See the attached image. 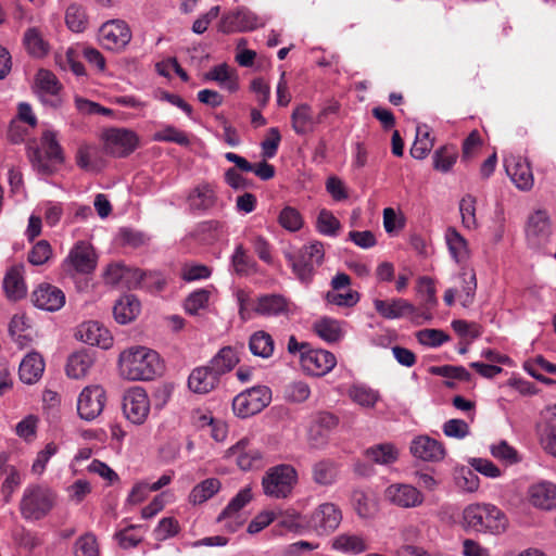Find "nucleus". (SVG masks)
Listing matches in <instances>:
<instances>
[{"instance_id": "1", "label": "nucleus", "mask_w": 556, "mask_h": 556, "mask_svg": "<svg viewBox=\"0 0 556 556\" xmlns=\"http://www.w3.org/2000/svg\"><path fill=\"white\" fill-rule=\"evenodd\" d=\"M118 363L122 376L132 381L152 380L163 368L159 354L144 346L123 351Z\"/></svg>"}, {"instance_id": "2", "label": "nucleus", "mask_w": 556, "mask_h": 556, "mask_svg": "<svg viewBox=\"0 0 556 556\" xmlns=\"http://www.w3.org/2000/svg\"><path fill=\"white\" fill-rule=\"evenodd\" d=\"M27 156L33 168L38 174L47 176L54 174L56 166L64 162L63 149L52 130L42 132L41 147L35 140L27 143Z\"/></svg>"}, {"instance_id": "3", "label": "nucleus", "mask_w": 556, "mask_h": 556, "mask_svg": "<svg viewBox=\"0 0 556 556\" xmlns=\"http://www.w3.org/2000/svg\"><path fill=\"white\" fill-rule=\"evenodd\" d=\"M505 514L492 504H470L463 511V527L481 533L500 534L506 530Z\"/></svg>"}, {"instance_id": "4", "label": "nucleus", "mask_w": 556, "mask_h": 556, "mask_svg": "<svg viewBox=\"0 0 556 556\" xmlns=\"http://www.w3.org/2000/svg\"><path fill=\"white\" fill-rule=\"evenodd\" d=\"M285 257L299 281L308 286L313 281L317 268L324 262V244L320 241H314L296 250L286 252Z\"/></svg>"}, {"instance_id": "5", "label": "nucleus", "mask_w": 556, "mask_h": 556, "mask_svg": "<svg viewBox=\"0 0 556 556\" xmlns=\"http://www.w3.org/2000/svg\"><path fill=\"white\" fill-rule=\"evenodd\" d=\"M55 504V494L45 485L30 484L25 488L20 501V513L25 520L43 519Z\"/></svg>"}, {"instance_id": "6", "label": "nucleus", "mask_w": 556, "mask_h": 556, "mask_svg": "<svg viewBox=\"0 0 556 556\" xmlns=\"http://www.w3.org/2000/svg\"><path fill=\"white\" fill-rule=\"evenodd\" d=\"M298 482V472L291 465L281 464L269 468L263 479L265 495L274 498H287Z\"/></svg>"}, {"instance_id": "7", "label": "nucleus", "mask_w": 556, "mask_h": 556, "mask_svg": "<svg viewBox=\"0 0 556 556\" xmlns=\"http://www.w3.org/2000/svg\"><path fill=\"white\" fill-rule=\"evenodd\" d=\"M271 401V390L266 386H256L240 392L232 400V410L240 418L261 413Z\"/></svg>"}, {"instance_id": "8", "label": "nucleus", "mask_w": 556, "mask_h": 556, "mask_svg": "<svg viewBox=\"0 0 556 556\" xmlns=\"http://www.w3.org/2000/svg\"><path fill=\"white\" fill-rule=\"evenodd\" d=\"M97 266V255L92 247L85 242L78 241L70 251L64 260V270L71 275L92 273Z\"/></svg>"}, {"instance_id": "9", "label": "nucleus", "mask_w": 556, "mask_h": 556, "mask_svg": "<svg viewBox=\"0 0 556 556\" xmlns=\"http://www.w3.org/2000/svg\"><path fill=\"white\" fill-rule=\"evenodd\" d=\"M150 412V401L141 387L128 389L123 397V413L134 425H142Z\"/></svg>"}, {"instance_id": "10", "label": "nucleus", "mask_w": 556, "mask_h": 556, "mask_svg": "<svg viewBox=\"0 0 556 556\" xmlns=\"http://www.w3.org/2000/svg\"><path fill=\"white\" fill-rule=\"evenodd\" d=\"M139 146V138L132 130L112 128L105 134V151L115 157H126Z\"/></svg>"}, {"instance_id": "11", "label": "nucleus", "mask_w": 556, "mask_h": 556, "mask_svg": "<svg viewBox=\"0 0 556 556\" xmlns=\"http://www.w3.org/2000/svg\"><path fill=\"white\" fill-rule=\"evenodd\" d=\"M341 521V509L333 503H324L312 513L308 525L316 533L323 535L333 532Z\"/></svg>"}, {"instance_id": "12", "label": "nucleus", "mask_w": 556, "mask_h": 556, "mask_svg": "<svg viewBox=\"0 0 556 556\" xmlns=\"http://www.w3.org/2000/svg\"><path fill=\"white\" fill-rule=\"evenodd\" d=\"M106 401L105 391L100 386L86 387L79 394L77 412L85 420L96 419L103 410Z\"/></svg>"}, {"instance_id": "13", "label": "nucleus", "mask_w": 556, "mask_h": 556, "mask_svg": "<svg viewBox=\"0 0 556 556\" xmlns=\"http://www.w3.org/2000/svg\"><path fill=\"white\" fill-rule=\"evenodd\" d=\"M226 456L232 459L241 470H252L262 467L263 455L252 446L250 439L242 438L227 450Z\"/></svg>"}, {"instance_id": "14", "label": "nucleus", "mask_w": 556, "mask_h": 556, "mask_svg": "<svg viewBox=\"0 0 556 556\" xmlns=\"http://www.w3.org/2000/svg\"><path fill=\"white\" fill-rule=\"evenodd\" d=\"M130 39V28L124 21H108L100 27V41L109 50L123 49L129 43Z\"/></svg>"}, {"instance_id": "15", "label": "nucleus", "mask_w": 556, "mask_h": 556, "mask_svg": "<svg viewBox=\"0 0 556 556\" xmlns=\"http://www.w3.org/2000/svg\"><path fill=\"white\" fill-rule=\"evenodd\" d=\"M336 364V356L326 350L312 349L309 346L308 351H304L301 355V365L303 369L312 376H325L332 370Z\"/></svg>"}, {"instance_id": "16", "label": "nucleus", "mask_w": 556, "mask_h": 556, "mask_svg": "<svg viewBox=\"0 0 556 556\" xmlns=\"http://www.w3.org/2000/svg\"><path fill=\"white\" fill-rule=\"evenodd\" d=\"M384 497L401 508H414L424 503L422 493L412 484L393 483L384 490Z\"/></svg>"}, {"instance_id": "17", "label": "nucleus", "mask_w": 556, "mask_h": 556, "mask_svg": "<svg viewBox=\"0 0 556 556\" xmlns=\"http://www.w3.org/2000/svg\"><path fill=\"white\" fill-rule=\"evenodd\" d=\"M31 302L40 309L56 312L65 304L64 292L50 283H40L31 293Z\"/></svg>"}, {"instance_id": "18", "label": "nucleus", "mask_w": 556, "mask_h": 556, "mask_svg": "<svg viewBox=\"0 0 556 556\" xmlns=\"http://www.w3.org/2000/svg\"><path fill=\"white\" fill-rule=\"evenodd\" d=\"M551 233V222L546 211L538 210L528 217L526 235L530 244L534 247L545 244Z\"/></svg>"}, {"instance_id": "19", "label": "nucleus", "mask_w": 556, "mask_h": 556, "mask_svg": "<svg viewBox=\"0 0 556 556\" xmlns=\"http://www.w3.org/2000/svg\"><path fill=\"white\" fill-rule=\"evenodd\" d=\"M75 337L89 345H97L104 350L110 349L113 344V337L109 329L96 320L79 325Z\"/></svg>"}, {"instance_id": "20", "label": "nucleus", "mask_w": 556, "mask_h": 556, "mask_svg": "<svg viewBox=\"0 0 556 556\" xmlns=\"http://www.w3.org/2000/svg\"><path fill=\"white\" fill-rule=\"evenodd\" d=\"M260 25V18L253 12L248 9H239L223 16L219 29L225 34H230L253 30Z\"/></svg>"}, {"instance_id": "21", "label": "nucleus", "mask_w": 556, "mask_h": 556, "mask_svg": "<svg viewBox=\"0 0 556 556\" xmlns=\"http://www.w3.org/2000/svg\"><path fill=\"white\" fill-rule=\"evenodd\" d=\"M290 304V301L281 294H263L254 301L253 311L260 316L277 317L288 315Z\"/></svg>"}, {"instance_id": "22", "label": "nucleus", "mask_w": 556, "mask_h": 556, "mask_svg": "<svg viewBox=\"0 0 556 556\" xmlns=\"http://www.w3.org/2000/svg\"><path fill=\"white\" fill-rule=\"evenodd\" d=\"M218 384L219 378L208 365L192 369L188 377V388L195 394H207L215 390Z\"/></svg>"}, {"instance_id": "23", "label": "nucleus", "mask_w": 556, "mask_h": 556, "mask_svg": "<svg viewBox=\"0 0 556 556\" xmlns=\"http://www.w3.org/2000/svg\"><path fill=\"white\" fill-rule=\"evenodd\" d=\"M412 454L426 462H439L444 458L445 450L439 441L427 435H420L410 443Z\"/></svg>"}, {"instance_id": "24", "label": "nucleus", "mask_w": 556, "mask_h": 556, "mask_svg": "<svg viewBox=\"0 0 556 556\" xmlns=\"http://www.w3.org/2000/svg\"><path fill=\"white\" fill-rule=\"evenodd\" d=\"M505 168L507 175L518 189L527 191L532 188L533 175L527 160L511 157L505 161Z\"/></svg>"}, {"instance_id": "25", "label": "nucleus", "mask_w": 556, "mask_h": 556, "mask_svg": "<svg viewBox=\"0 0 556 556\" xmlns=\"http://www.w3.org/2000/svg\"><path fill=\"white\" fill-rule=\"evenodd\" d=\"M530 503L540 509L552 510L556 508V484L541 481L532 484L528 490Z\"/></svg>"}, {"instance_id": "26", "label": "nucleus", "mask_w": 556, "mask_h": 556, "mask_svg": "<svg viewBox=\"0 0 556 556\" xmlns=\"http://www.w3.org/2000/svg\"><path fill=\"white\" fill-rule=\"evenodd\" d=\"M320 124L312 106L307 103L296 105L291 114V127L299 136H305L315 131Z\"/></svg>"}, {"instance_id": "27", "label": "nucleus", "mask_w": 556, "mask_h": 556, "mask_svg": "<svg viewBox=\"0 0 556 556\" xmlns=\"http://www.w3.org/2000/svg\"><path fill=\"white\" fill-rule=\"evenodd\" d=\"M376 312L386 319H397L406 315L414 314L416 308L407 300L402 298L392 299L390 301L374 300Z\"/></svg>"}, {"instance_id": "28", "label": "nucleus", "mask_w": 556, "mask_h": 556, "mask_svg": "<svg viewBox=\"0 0 556 556\" xmlns=\"http://www.w3.org/2000/svg\"><path fill=\"white\" fill-rule=\"evenodd\" d=\"M339 464L330 458H324L313 464L312 480L319 486L333 485L339 478Z\"/></svg>"}, {"instance_id": "29", "label": "nucleus", "mask_w": 556, "mask_h": 556, "mask_svg": "<svg viewBox=\"0 0 556 556\" xmlns=\"http://www.w3.org/2000/svg\"><path fill=\"white\" fill-rule=\"evenodd\" d=\"M45 370V362L39 353H28L21 362L18 368L20 379L26 384L37 382Z\"/></svg>"}, {"instance_id": "30", "label": "nucleus", "mask_w": 556, "mask_h": 556, "mask_svg": "<svg viewBox=\"0 0 556 556\" xmlns=\"http://www.w3.org/2000/svg\"><path fill=\"white\" fill-rule=\"evenodd\" d=\"M240 362L238 352L235 348L227 345L222 348L217 354L210 361V368L220 379V377L231 371Z\"/></svg>"}, {"instance_id": "31", "label": "nucleus", "mask_w": 556, "mask_h": 556, "mask_svg": "<svg viewBox=\"0 0 556 556\" xmlns=\"http://www.w3.org/2000/svg\"><path fill=\"white\" fill-rule=\"evenodd\" d=\"M94 362L93 352L81 350L70 355L66 364V374L74 379L85 377Z\"/></svg>"}, {"instance_id": "32", "label": "nucleus", "mask_w": 556, "mask_h": 556, "mask_svg": "<svg viewBox=\"0 0 556 556\" xmlns=\"http://www.w3.org/2000/svg\"><path fill=\"white\" fill-rule=\"evenodd\" d=\"M140 312V303L132 294L123 295L113 306L115 320L121 325L132 321Z\"/></svg>"}, {"instance_id": "33", "label": "nucleus", "mask_w": 556, "mask_h": 556, "mask_svg": "<svg viewBox=\"0 0 556 556\" xmlns=\"http://www.w3.org/2000/svg\"><path fill=\"white\" fill-rule=\"evenodd\" d=\"M136 277H141L139 275V268H130L123 264L109 265L104 274L106 283L112 286H121L127 289L130 280L135 279Z\"/></svg>"}, {"instance_id": "34", "label": "nucleus", "mask_w": 556, "mask_h": 556, "mask_svg": "<svg viewBox=\"0 0 556 556\" xmlns=\"http://www.w3.org/2000/svg\"><path fill=\"white\" fill-rule=\"evenodd\" d=\"M364 456L378 465H391L399 458V450L392 443H380L364 451Z\"/></svg>"}, {"instance_id": "35", "label": "nucleus", "mask_w": 556, "mask_h": 556, "mask_svg": "<svg viewBox=\"0 0 556 556\" xmlns=\"http://www.w3.org/2000/svg\"><path fill=\"white\" fill-rule=\"evenodd\" d=\"M331 547L344 554H361L367 549L366 541L362 535L342 533L333 538Z\"/></svg>"}, {"instance_id": "36", "label": "nucleus", "mask_w": 556, "mask_h": 556, "mask_svg": "<svg viewBox=\"0 0 556 556\" xmlns=\"http://www.w3.org/2000/svg\"><path fill=\"white\" fill-rule=\"evenodd\" d=\"M249 350L254 356L269 358L275 350L274 339L264 330L255 331L249 339Z\"/></svg>"}, {"instance_id": "37", "label": "nucleus", "mask_w": 556, "mask_h": 556, "mask_svg": "<svg viewBox=\"0 0 556 556\" xmlns=\"http://www.w3.org/2000/svg\"><path fill=\"white\" fill-rule=\"evenodd\" d=\"M3 289L11 300H20L26 295V285L21 270L17 267L10 268L3 279Z\"/></svg>"}, {"instance_id": "38", "label": "nucleus", "mask_w": 556, "mask_h": 556, "mask_svg": "<svg viewBox=\"0 0 556 556\" xmlns=\"http://www.w3.org/2000/svg\"><path fill=\"white\" fill-rule=\"evenodd\" d=\"M23 45L33 58H43L49 51V45L37 27L26 29L23 36Z\"/></svg>"}, {"instance_id": "39", "label": "nucleus", "mask_w": 556, "mask_h": 556, "mask_svg": "<svg viewBox=\"0 0 556 556\" xmlns=\"http://www.w3.org/2000/svg\"><path fill=\"white\" fill-rule=\"evenodd\" d=\"M445 240L452 257L457 263H463L469 257V249L466 239L453 227L447 228Z\"/></svg>"}, {"instance_id": "40", "label": "nucleus", "mask_w": 556, "mask_h": 556, "mask_svg": "<svg viewBox=\"0 0 556 556\" xmlns=\"http://www.w3.org/2000/svg\"><path fill=\"white\" fill-rule=\"evenodd\" d=\"M193 211H207L216 203L214 190L208 185L198 186L188 198Z\"/></svg>"}, {"instance_id": "41", "label": "nucleus", "mask_w": 556, "mask_h": 556, "mask_svg": "<svg viewBox=\"0 0 556 556\" xmlns=\"http://www.w3.org/2000/svg\"><path fill=\"white\" fill-rule=\"evenodd\" d=\"M314 331L328 343L339 342L343 337L340 323L332 318H321L314 324Z\"/></svg>"}, {"instance_id": "42", "label": "nucleus", "mask_w": 556, "mask_h": 556, "mask_svg": "<svg viewBox=\"0 0 556 556\" xmlns=\"http://www.w3.org/2000/svg\"><path fill=\"white\" fill-rule=\"evenodd\" d=\"M458 157V150L453 144L437 149L432 155L433 168L441 173H448Z\"/></svg>"}, {"instance_id": "43", "label": "nucleus", "mask_w": 556, "mask_h": 556, "mask_svg": "<svg viewBox=\"0 0 556 556\" xmlns=\"http://www.w3.org/2000/svg\"><path fill=\"white\" fill-rule=\"evenodd\" d=\"M139 275L135 279L130 280L128 289L144 288L150 291H162L166 285V280L162 274L157 271H143L139 269Z\"/></svg>"}, {"instance_id": "44", "label": "nucleus", "mask_w": 556, "mask_h": 556, "mask_svg": "<svg viewBox=\"0 0 556 556\" xmlns=\"http://www.w3.org/2000/svg\"><path fill=\"white\" fill-rule=\"evenodd\" d=\"M252 500V491L251 488L247 486L239 491V493L231 498L228 505L223 509V511L217 517V521L222 522L227 519H231L236 517L241 508H243L248 503Z\"/></svg>"}, {"instance_id": "45", "label": "nucleus", "mask_w": 556, "mask_h": 556, "mask_svg": "<svg viewBox=\"0 0 556 556\" xmlns=\"http://www.w3.org/2000/svg\"><path fill=\"white\" fill-rule=\"evenodd\" d=\"M349 396L356 404L363 407H374L379 401V392L365 386V384H353L349 390Z\"/></svg>"}, {"instance_id": "46", "label": "nucleus", "mask_w": 556, "mask_h": 556, "mask_svg": "<svg viewBox=\"0 0 556 556\" xmlns=\"http://www.w3.org/2000/svg\"><path fill=\"white\" fill-rule=\"evenodd\" d=\"M220 489V482L216 478H208L197 484L190 495V502L193 504H202L208 498H211L214 494H216Z\"/></svg>"}, {"instance_id": "47", "label": "nucleus", "mask_w": 556, "mask_h": 556, "mask_svg": "<svg viewBox=\"0 0 556 556\" xmlns=\"http://www.w3.org/2000/svg\"><path fill=\"white\" fill-rule=\"evenodd\" d=\"M459 280L462 282V291L459 298L464 306H469L473 303L476 290H477V278L473 269L464 268L459 274Z\"/></svg>"}, {"instance_id": "48", "label": "nucleus", "mask_w": 556, "mask_h": 556, "mask_svg": "<svg viewBox=\"0 0 556 556\" xmlns=\"http://www.w3.org/2000/svg\"><path fill=\"white\" fill-rule=\"evenodd\" d=\"M231 265L237 275L247 276L255 271L256 263L247 254L242 244L236 247L231 256Z\"/></svg>"}, {"instance_id": "49", "label": "nucleus", "mask_w": 556, "mask_h": 556, "mask_svg": "<svg viewBox=\"0 0 556 556\" xmlns=\"http://www.w3.org/2000/svg\"><path fill=\"white\" fill-rule=\"evenodd\" d=\"M65 23L72 31H84L88 24L85 9L76 3L71 4L65 12Z\"/></svg>"}, {"instance_id": "50", "label": "nucleus", "mask_w": 556, "mask_h": 556, "mask_svg": "<svg viewBox=\"0 0 556 556\" xmlns=\"http://www.w3.org/2000/svg\"><path fill=\"white\" fill-rule=\"evenodd\" d=\"M352 505L356 514L362 518H368L375 514L376 504L374 500L363 490L352 492Z\"/></svg>"}, {"instance_id": "51", "label": "nucleus", "mask_w": 556, "mask_h": 556, "mask_svg": "<svg viewBox=\"0 0 556 556\" xmlns=\"http://www.w3.org/2000/svg\"><path fill=\"white\" fill-rule=\"evenodd\" d=\"M211 290L201 288L191 292L185 300V309L190 315H197L200 309H204L208 305Z\"/></svg>"}, {"instance_id": "52", "label": "nucleus", "mask_w": 556, "mask_h": 556, "mask_svg": "<svg viewBox=\"0 0 556 556\" xmlns=\"http://www.w3.org/2000/svg\"><path fill=\"white\" fill-rule=\"evenodd\" d=\"M152 139L157 142H174L181 147L190 144L189 136L173 125H166L162 130L156 131Z\"/></svg>"}, {"instance_id": "53", "label": "nucleus", "mask_w": 556, "mask_h": 556, "mask_svg": "<svg viewBox=\"0 0 556 556\" xmlns=\"http://www.w3.org/2000/svg\"><path fill=\"white\" fill-rule=\"evenodd\" d=\"M493 457L505 463L506 465H515L521 462V456L518 451L509 445L507 441L502 440L497 444L490 447Z\"/></svg>"}, {"instance_id": "54", "label": "nucleus", "mask_w": 556, "mask_h": 556, "mask_svg": "<svg viewBox=\"0 0 556 556\" xmlns=\"http://www.w3.org/2000/svg\"><path fill=\"white\" fill-rule=\"evenodd\" d=\"M476 203L477 200L471 194H466L459 202L462 222L463 225L468 229H473L477 227Z\"/></svg>"}, {"instance_id": "55", "label": "nucleus", "mask_w": 556, "mask_h": 556, "mask_svg": "<svg viewBox=\"0 0 556 556\" xmlns=\"http://www.w3.org/2000/svg\"><path fill=\"white\" fill-rule=\"evenodd\" d=\"M39 94H55L59 93L61 85L56 76L47 70H40L36 78Z\"/></svg>"}, {"instance_id": "56", "label": "nucleus", "mask_w": 556, "mask_h": 556, "mask_svg": "<svg viewBox=\"0 0 556 556\" xmlns=\"http://www.w3.org/2000/svg\"><path fill=\"white\" fill-rule=\"evenodd\" d=\"M431 374L448 378L456 379L459 381L468 382L471 380V374L463 366H453V365H444V366H433L430 368Z\"/></svg>"}, {"instance_id": "57", "label": "nucleus", "mask_w": 556, "mask_h": 556, "mask_svg": "<svg viewBox=\"0 0 556 556\" xmlns=\"http://www.w3.org/2000/svg\"><path fill=\"white\" fill-rule=\"evenodd\" d=\"M278 222L282 228L292 232L300 230L303 225L300 212L292 206H286L281 210Z\"/></svg>"}, {"instance_id": "58", "label": "nucleus", "mask_w": 556, "mask_h": 556, "mask_svg": "<svg viewBox=\"0 0 556 556\" xmlns=\"http://www.w3.org/2000/svg\"><path fill=\"white\" fill-rule=\"evenodd\" d=\"M317 230L325 236H336L339 228V219L328 210H321L317 216Z\"/></svg>"}, {"instance_id": "59", "label": "nucleus", "mask_w": 556, "mask_h": 556, "mask_svg": "<svg viewBox=\"0 0 556 556\" xmlns=\"http://www.w3.org/2000/svg\"><path fill=\"white\" fill-rule=\"evenodd\" d=\"M416 338L420 344L431 348H438L450 340V336L440 329L419 330Z\"/></svg>"}, {"instance_id": "60", "label": "nucleus", "mask_w": 556, "mask_h": 556, "mask_svg": "<svg viewBox=\"0 0 556 556\" xmlns=\"http://www.w3.org/2000/svg\"><path fill=\"white\" fill-rule=\"evenodd\" d=\"M118 237L123 245H128L134 249L147 245L150 241L147 233L132 228H121Z\"/></svg>"}, {"instance_id": "61", "label": "nucleus", "mask_w": 556, "mask_h": 556, "mask_svg": "<svg viewBox=\"0 0 556 556\" xmlns=\"http://www.w3.org/2000/svg\"><path fill=\"white\" fill-rule=\"evenodd\" d=\"M52 256V248L47 240L38 241L29 251L27 260L31 265L46 264Z\"/></svg>"}, {"instance_id": "62", "label": "nucleus", "mask_w": 556, "mask_h": 556, "mask_svg": "<svg viewBox=\"0 0 556 556\" xmlns=\"http://www.w3.org/2000/svg\"><path fill=\"white\" fill-rule=\"evenodd\" d=\"M140 528H141V526L130 525V526L117 531L115 533L114 538L122 548L127 549V548L136 547L142 541V535L135 533V531Z\"/></svg>"}, {"instance_id": "63", "label": "nucleus", "mask_w": 556, "mask_h": 556, "mask_svg": "<svg viewBox=\"0 0 556 556\" xmlns=\"http://www.w3.org/2000/svg\"><path fill=\"white\" fill-rule=\"evenodd\" d=\"M482 147V139L478 130H472L464 140L462 147V162L471 161Z\"/></svg>"}, {"instance_id": "64", "label": "nucleus", "mask_w": 556, "mask_h": 556, "mask_svg": "<svg viewBox=\"0 0 556 556\" xmlns=\"http://www.w3.org/2000/svg\"><path fill=\"white\" fill-rule=\"evenodd\" d=\"M75 556H99V548L94 534L86 533L76 541Z\"/></svg>"}]
</instances>
